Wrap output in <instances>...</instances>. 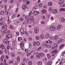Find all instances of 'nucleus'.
Returning <instances> with one entry per match:
<instances>
[{
	"instance_id": "f257e3e1",
	"label": "nucleus",
	"mask_w": 65,
	"mask_h": 65,
	"mask_svg": "<svg viewBox=\"0 0 65 65\" xmlns=\"http://www.w3.org/2000/svg\"><path fill=\"white\" fill-rule=\"evenodd\" d=\"M33 44L34 46H35L36 45V44L37 46H39L40 45V42L39 41H37V42L35 41H34L33 42Z\"/></svg>"
},
{
	"instance_id": "f03ea898",
	"label": "nucleus",
	"mask_w": 65,
	"mask_h": 65,
	"mask_svg": "<svg viewBox=\"0 0 65 65\" xmlns=\"http://www.w3.org/2000/svg\"><path fill=\"white\" fill-rule=\"evenodd\" d=\"M1 31L2 33V34H5V33H6L7 31V28L2 29L1 30Z\"/></svg>"
},
{
	"instance_id": "7ed1b4c3",
	"label": "nucleus",
	"mask_w": 65,
	"mask_h": 65,
	"mask_svg": "<svg viewBox=\"0 0 65 65\" xmlns=\"http://www.w3.org/2000/svg\"><path fill=\"white\" fill-rule=\"evenodd\" d=\"M62 40H63V39L60 38H58L56 40V42L57 44H59V43H60L62 41Z\"/></svg>"
},
{
	"instance_id": "20e7f679",
	"label": "nucleus",
	"mask_w": 65,
	"mask_h": 65,
	"mask_svg": "<svg viewBox=\"0 0 65 65\" xmlns=\"http://www.w3.org/2000/svg\"><path fill=\"white\" fill-rule=\"evenodd\" d=\"M50 29L51 31H54L55 30V27L54 26H51L50 27Z\"/></svg>"
},
{
	"instance_id": "39448f33",
	"label": "nucleus",
	"mask_w": 65,
	"mask_h": 65,
	"mask_svg": "<svg viewBox=\"0 0 65 65\" xmlns=\"http://www.w3.org/2000/svg\"><path fill=\"white\" fill-rule=\"evenodd\" d=\"M20 44L21 46L20 47L21 48L22 50L23 51L24 50V48L23 47L24 46V43L23 42H21V43H20Z\"/></svg>"
},
{
	"instance_id": "423d86ee",
	"label": "nucleus",
	"mask_w": 65,
	"mask_h": 65,
	"mask_svg": "<svg viewBox=\"0 0 65 65\" xmlns=\"http://www.w3.org/2000/svg\"><path fill=\"white\" fill-rule=\"evenodd\" d=\"M35 34H37L39 31V29L37 27H35Z\"/></svg>"
},
{
	"instance_id": "0eeeda50",
	"label": "nucleus",
	"mask_w": 65,
	"mask_h": 65,
	"mask_svg": "<svg viewBox=\"0 0 65 65\" xmlns=\"http://www.w3.org/2000/svg\"><path fill=\"white\" fill-rule=\"evenodd\" d=\"M57 46H58L57 44H56V43H55L52 47V49H54L55 48H57Z\"/></svg>"
},
{
	"instance_id": "6e6552de",
	"label": "nucleus",
	"mask_w": 65,
	"mask_h": 65,
	"mask_svg": "<svg viewBox=\"0 0 65 65\" xmlns=\"http://www.w3.org/2000/svg\"><path fill=\"white\" fill-rule=\"evenodd\" d=\"M27 5H26V4H24L22 6V9L25 10V9H26V8H27Z\"/></svg>"
},
{
	"instance_id": "1a4fd4ad",
	"label": "nucleus",
	"mask_w": 65,
	"mask_h": 65,
	"mask_svg": "<svg viewBox=\"0 0 65 65\" xmlns=\"http://www.w3.org/2000/svg\"><path fill=\"white\" fill-rule=\"evenodd\" d=\"M12 36V35L11 34H8L7 35V36H6V37H7L8 39H9L11 38Z\"/></svg>"
},
{
	"instance_id": "9d476101",
	"label": "nucleus",
	"mask_w": 65,
	"mask_h": 65,
	"mask_svg": "<svg viewBox=\"0 0 65 65\" xmlns=\"http://www.w3.org/2000/svg\"><path fill=\"white\" fill-rule=\"evenodd\" d=\"M50 35L48 33L46 34L45 35V37L46 39H48L50 37Z\"/></svg>"
},
{
	"instance_id": "9b49d317",
	"label": "nucleus",
	"mask_w": 65,
	"mask_h": 65,
	"mask_svg": "<svg viewBox=\"0 0 65 65\" xmlns=\"http://www.w3.org/2000/svg\"><path fill=\"white\" fill-rule=\"evenodd\" d=\"M39 13V12L37 11H35L34 12V14L35 15H37Z\"/></svg>"
},
{
	"instance_id": "f8f14e48",
	"label": "nucleus",
	"mask_w": 65,
	"mask_h": 65,
	"mask_svg": "<svg viewBox=\"0 0 65 65\" xmlns=\"http://www.w3.org/2000/svg\"><path fill=\"white\" fill-rule=\"evenodd\" d=\"M58 35H55L53 36V40H56L58 38Z\"/></svg>"
},
{
	"instance_id": "ddd939ff",
	"label": "nucleus",
	"mask_w": 65,
	"mask_h": 65,
	"mask_svg": "<svg viewBox=\"0 0 65 65\" xmlns=\"http://www.w3.org/2000/svg\"><path fill=\"white\" fill-rule=\"evenodd\" d=\"M64 0H59V4L61 5L64 3Z\"/></svg>"
},
{
	"instance_id": "4468645a",
	"label": "nucleus",
	"mask_w": 65,
	"mask_h": 65,
	"mask_svg": "<svg viewBox=\"0 0 65 65\" xmlns=\"http://www.w3.org/2000/svg\"><path fill=\"white\" fill-rule=\"evenodd\" d=\"M57 9H54L52 11L53 13H57Z\"/></svg>"
},
{
	"instance_id": "2eb2a0df",
	"label": "nucleus",
	"mask_w": 65,
	"mask_h": 65,
	"mask_svg": "<svg viewBox=\"0 0 65 65\" xmlns=\"http://www.w3.org/2000/svg\"><path fill=\"white\" fill-rule=\"evenodd\" d=\"M20 32L21 33L22 35L24 34V29H23L22 28H21L20 29Z\"/></svg>"
},
{
	"instance_id": "dca6fc26",
	"label": "nucleus",
	"mask_w": 65,
	"mask_h": 65,
	"mask_svg": "<svg viewBox=\"0 0 65 65\" xmlns=\"http://www.w3.org/2000/svg\"><path fill=\"white\" fill-rule=\"evenodd\" d=\"M61 21L62 23H63V22H65V19L63 17H62L61 18Z\"/></svg>"
},
{
	"instance_id": "f3484780",
	"label": "nucleus",
	"mask_w": 65,
	"mask_h": 65,
	"mask_svg": "<svg viewBox=\"0 0 65 65\" xmlns=\"http://www.w3.org/2000/svg\"><path fill=\"white\" fill-rule=\"evenodd\" d=\"M44 55V54L43 53L41 52L40 53V56L41 57H43Z\"/></svg>"
},
{
	"instance_id": "a211bd4d",
	"label": "nucleus",
	"mask_w": 65,
	"mask_h": 65,
	"mask_svg": "<svg viewBox=\"0 0 65 65\" xmlns=\"http://www.w3.org/2000/svg\"><path fill=\"white\" fill-rule=\"evenodd\" d=\"M0 47L2 48V50H4V48H5V47L4 46V45L3 44L1 45Z\"/></svg>"
},
{
	"instance_id": "6ab92c4d",
	"label": "nucleus",
	"mask_w": 65,
	"mask_h": 65,
	"mask_svg": "<svg viewBox=\"0 0 65 65\" xmlns=\"http://www.w3.org/2000/svg\"><path fill=\"white\" fill-rule=\"evenodd\" d=\"M52 64V61H49L46 64L47 65H51Z\"/></svg>"
},
{
	"instance_id": "aec40b11",
	"label": "nucleus",
	"mask_w": 65,
	"mask_h": 65,
	"mask_svg": "<svg viewBox=\"0 0 65 65\" xmlns=\"http://www.w3.org/2000/svg\"><path fill=\"white\" fill-rule=\"evenodd\" d=\"M0 14L1 15H4V12L3 11H0Z\"/></svg>"
},
{
	"instance_id": "412c9836",
	"label": "nucleus",
	"mask_w": 65,
	"mask_h": 65,
	"mask_svg": "<svg viewBox=\"0 0 65 65\" xmlns=\"http://www.w3.org/2000/svg\"><path fill=\"white\" fill-rule=\"evenodd\" d=\"M25 18L26 20L27 21L30 19V17L29 16H27L25 17Z\"/></svg>"
},
{
	"instance_id": "4be33fe9",
	"label": "nucleus",
	"mask_w": 65,
	"mask_h": 65,
	"mask_svg": "<svg viewBox=\"0 0 65 65\" xmlns=\"http://www.w3.org/2000/svg\"><path fill=\"white\" fill-rule=\"evenodd\" d=\"M30 19L31 20L32 22H33L34 21V17L33 16H31L30 17Z\"/></svg>"
},
{
	"instance_id": "5701e85b",
	"label": "nucleus",
	"mask_w": 65,
	"mask_h": 65,
	"mask_svg": "<svg viewBox=\"0 0 65 65\" xmlns=\"http://www.w3.org/2000/svg\"><path fill=\"white\" fill-rule=\"evenodd\" d=\"M4 55H2L1 58V61H3V59H4Z\"/></svg>"
},
{
	"instance_id": "b1692460",
	"label": "nucleus",
	"mask_w": 65,
	"mask_h": 65,
	"mask_svg": "<svg viewBox=\"0 0 65 65\" xmlns=\"http://www.w3.org/2000/svg\"><path fill=\"white\" fill-rule=\"evenodd\" d=\"M53 10V8L52 7H50L49 8L48 11L50 12H51Z\"/></svg>"
},
{
	"instance_id": "393cba45",
	"label": "nucleus",
	"mask_w": 65,
	"mask_h": 65,
	"mask_svg": "<svg viewBox=\"0 0 65 65\" xmlns=\"http://www.w3.org/2000/svg\"><path fill=\"white\" fill-rule=\"evenodd\" d=\"M60 28H61V25H59L57 26V30H59Z\"/></svg>"
},
{
	"instance_id": "a878e982",
	"label": "nucleus",
	"mask_w": 65,
	"mask_h": 65,
	"mask_svg": "<svg viewBox=\"0 0 65 65\" xmlns=\"http://www.w3.org/2000/svg\"><path fill=\"white\" fill-rule=\"evenodd\" d=\"M63 47H64V44H62L60 45V48H62Z\"/></svg>"
},
{
	"instance_id": "bb28decb",
	"label": "nucleus",
	"mask_w": 65,
	"mask_h": 65,
	"mask_svg": "<svg viewBox=\"0 0 65 65\" xmlns=\"http://www.w3.org/2000/svg\"><path fill=\"white\" fill-rule=\"evenodd\" d=\"M46 44H47L45 43H43L42 44V45L44 47H46Z\"/></svg>"
},
{
	"instance_id": "cd10ccee",
	"label": "nucleus",
	"mask_w": 65,
	"mask_h": 65,
	"mask_svg": "<svg viewBox=\"0 0 65 65\" xmlns=\"http://www.w3.org/2000/svg\"><path fill=\"white\" fill-rule=\"evenodd\" d=\"M60 11H65V8H61L60 9Z\"/></svg>"
},
{
	"instance_id": "c85d7f7f",
	"label": "nucleus",
	"mask_w": 65,
	"mask_h": 65,
	"mask_svg": "<svg viewBox=\"0 0 65 65\" xmlns=\"http://www.w3.org/2000/svg\"><path fill=\"white\" fill-rule=\"evenodd\" d=\"M53 53L55 54H56L57 53V50L55 49L53 51L52 53Z\"/></svg>"
},
{
	"instance_id": "c756f323",
	"label": "nucleus",
	"mask_w": 65,
	"mask_h": 65,
	"mask_svg": "<svg viewBox=\"0 0 65 65\" xmlns=\"http://www.w3.org/2000/svg\"><path fill=\"white\" fill-rule=\"evenodd\" d=\"M42 47L41 46H40L37 49V51H39L41 49Z\"/></svg>"
},
{
	"instance_id": "7c9ffc66",
	"label": "nucleus",
	"mask_w": 65,
	"mask_h": 65,
	"mask_svg": "<svg viewBox=\"0 0 65 65\" xmlns=\"http://www.w3.org/2000/svg\"><path fill=\"white\" fill-rule=\"evenodd\" d=\"M40 37L41 39H43L44 38V35L43 34H42L40 36Z\"/></svg>"
},
{
	"instance_id": "2f4dec72",
	"label": "nucleus",
	"mask_w": 65,
	"mask_h": 65,
	"mask_svg": "<svg viewBox=\"0 0 65 65\" xmlns=\"http://www.w3.org/2000/svg\"><path fill=\"white\" fill-rule=\"evenodd\" d=\"M42 12L43 13H46V10L43 9L42 10Z\"/></svg>"
},
{
	"instance_id": "473e14b6",
	"label": "nucleus",
	"mask_w": 65,
	"mask_h": 65,
	"mask_svg": "<svg viewBox=\"0 0 65 65\" xmlns=\"http://www.w3.org/2000/svg\"><path fill=\"white\" fill-rule=\"evenodd\" d=\"M27 23H28V24H30V23H31V21L30 20H27Z\"/></svg>"
},
{
	"instance_id": "72a5a7b5",
	"label": "nucleus",
	"mask_w": 65,
	"mask_h": 65,
	"mask_svg": "<svg viewBox=\"0 0 65 65\" xmlns=\"http://www.w3.org/2000/svg\"><path fill=\"white\" fill-rule=\"evenodd\" d=\"M28 64L29 65H32V62L31 61H29L28 62Z\"/></svg>"
},
{
	"instance_id": "f704fd0d",
	"label": "nucleus",
	"mask_w": 65,
	"mask_h": 65,
	"mask_svg": "<svg viewBox=\"0 0 65 65\" xmlns=\"http://www.w3.org/2000/svg\"><path fill=\"white\" fill-rule=\"evenodd\" d=\"M38 65H42V62L41 61H39L38 62Z\"/></svg>"
},
{
	"instance_id": "c9c22d12",
	"label": "nucleus",
	"mask_w": 65,
	"mask_h": 65,
	"mask_svg": "<svg viewBox=\"0 0 65 65\" xmlns=\"http://www.w3.org/2000/svg\"><path fill=\"white\" fill-rule=\"evenodd\" d=\"M61 7H65V3H64L62 5L60 6Z\"/></svg>"
},
{
	"instance_id": "e433bc0d",
	"label": "nucleus",
	"mask_w": 65,
	"mask_h": 65,
	"mask_svg": "<svg viewBox=\"0 0 65 65\" xmlns=\"http://www.w3.org/2000/svg\"><path fill=\"white\" fill-rule=\"evenodd\" d=\"M17 60L18 61V62H19L20 61V57H18L17 58Z\"/></svg>"
},
{
	"instance_id": "4c0bfd02",
	"label": "nucleus",
	"mask_w": 65,
	"mask_h": 65,
	"mask_svg": "<svg viewBox=\"0 0 65 65\" xmlns=\"http://www.w3.org/2000/svg\"><path fill=\"white\" fill-rule=\"evenodd\" d=\"M36 40H39V37L38 36H37L36 37Z\"/></svg>"
},
{
	"instance_id": "58836bf2",
	"label": "nucleus",
	"mask_w": 65,
	"mask_h": 65,
	"mask_svg": "<svg viewBox=\"0 0 65 65\" xmlns=\"http://www.w3.org/2000/svg\"><path fill=\"white\" fill-rule=\"evenodd\" d=\"M36 7L35 6H34L32 9V10L34 11H35L36 10Z\"/></svg>"
},
{
	"instance_id": "ea45409f",
	"label": "nucleus",
	"mask_w": 65,
	"mask_h": 65,
	"mask_svg": "<svg viewBox=\"0 0 65 65\" xmlns=\"http://www.w3.org/2000/svg\"><path fill=\"white\" fill-rule=\"evenodd\" d=\"M52 3L51 2H49L48 3V6H52Z\"/></svg>"
},
{
	"instance_id": "a19ab883",
	"label": "nucleus",
	"mask_w": 65,
	"mask_h": 65,
	"mask_svg": "<svg viewBox=\"0 0 65 65\" xmlns=\"http://www.w3.org/2000/svg\"><path fill=\"white\" fill-rule=\"evenodd\" d=\"M38 5L39 7H41L42 6V4L41 3H40Z\"/></svg>"
},
{
	"instance_id": "79ce46f5",
	"label": "nucleus",
	"mask_w": 65,
	"mask_h": 65,
	"mask_svg": "<svg viewBox=\"0 0 65 65\" xmlns=\"http://www.w3.org/2000/svg\"><path fill=\"white\" fill-rule=\"evenodd\" d=\"M47 56L48 58H51V56L49 54H47Z\"/></svg>"
},
{
	"instance_id": "37998d69",
	"label": "nucleus",
	"mask_w": 65,
	"mask_h": 65,
	"mask_svg": "<svg viewBox=\"0 0 65 65\" xmlns=\"http://www.w3.org/2000/svg\"><path fill=\"white\" fill-rule=\"evenodd\" d=\"M4 42L5 44H6V43H7V40L6 39H5L4 40Z\"/></svg>"
},
{
	"instance_id": "c03bdc74",
	"label": "nucleus",
	"mask_w": 65,
	"mask_h": 65,
	"mask_svg": "<svg viewBox=\"0 0 65 65\" xmlns=\"http://www.w3.org/2000/svg\"><path fill=\"white\" fill-rule=\"evenodd\" d=\"M22 38L20 37H19L18 38V40H19V41H20L21 40H22Z\"/></svg>"
},
{
	"instance_id": "a18cd8bd",
	"label": "nucleus",
	"mask_w": 65,
	"mask_h": 65,
	"mask_svg": "<svg viewBox=\"0 0 65 65\" xmlns=\"http://www.w3.org/2000/svg\"><path fill=\"white\" fill-rule=\"evenodd\" d=\"M13 63V61L11 60H9V64H11V63Z\"/></svg>"
},
{
	"instance_id": "49530a36",
	"label": "nucleus",
	"mask_w": 65,
	"mask_h": 65,
	"mask_svg": "<svg viewBox=\"0 0 65 65\" xmlns=\"http://www.w3.org/2000/svg\"><path fill=\"white\" fill-rule=\"evenodd\" d=\"M14 18H15V15H12L11 17V18L12 19H14Z\"/></svg>"
},
{
	"instance_id": "de8ad7c7",
	"label": "nucleus",
	"mask_w": 65,
	"mask_h": 65,
	"mask_svg": "<svg viewBox=\"0 0 65 65\" xmlns=\"http://www.w3.org/2000/svg\"><path fill=\"white\" fill-rule=\"evenodd\" d=\"M20 34V32H19L17 31L16 32V35L17 36H19V34Z\"/></svg>"
},
{
	"instance_id": "09e8293b",
	"label": "nucleus",
	"mask_w": 65,
	"mask_h": 65,
	"mask_svg": "<svg viewBox=\"0 0 65 65\" xmlns=\"http://www.w3.org/2000/svg\"><path fill=\"white\" fill-rule=\"evenodd\" d=\"M10 27L11 29H13V25H11L10 26Z\"/></svg>"
},
{
	"instance_id": "8fccbe9b",
	"label": "nucleus",
	"mask_w": 65,
	"mask_h": 65,
	"mask_svg": "<svg viewBox=\"0 0 65 65\" xmlns=\"http://www.w3.org/2000/svg\"><path fill=\"white\" fill-rule=\"evenodd\" d=\"M46 47L47 48H50V46L49 45L47 44L46 45Z\"/></svg>"
},
{
	"instance_id": "3c124183",
	"label": "nucleus",
	"mask_w": 65,
	"mask_h": 65,
	"mask_svg": "<svg viewBox=\"0 0 65 65\" xmlns=\"http://www.w3.org/2000/svg\"><path fill=\"white\" fill-rule=\"evenodd\" d=\"M5 12H6V11H7V8H6V5H5Z\"/></svg>"
},
{
	"instance_id": "603ef678",
	"label": "nucleus",
	"mask_w": 65,
	"mask_h": 65,
	"mask_svg": "<svg viewBox=\"0 0 65 65\" xmlns=\"http://www.w3.org/2000/svg\"><path fill=\"white\" fill-rule=\"evenodd\" d=\"M23 61H24V62H25L26 61V58L25 57H24L23 58Z\"/></svg>"
},
{
	"instance_id": "864d4df0",
	"label": "nucleus",
	"mask_w": 65,
	"mask_h": 65,
	"mask_svg": "<svg viewBox=\"0 0 65 65\" xmlns=\"http://www.w3.org/2000/svg\"><path fill=\"white\" fill-rule=\"evenodd\" d=\"M15 41H12V44L14 46V45H15Z\"/></svg>"
},
{
	"instance_id": "5fc2aeb1",
	"label": "nucleus",
	"mask_w": 65,
	"mask_h": 65,
	"mask_svg": "<svg viewBox=\"0 0 65 65\" xmlns=\"http://www.w3.org/2000/svg\"><path fill=\"white\" fill-rule=\"evenodd\" d=\"M18 62L16 61L14 63L13 65H18Z\"/></svg>"
},
{
	"instance_id": "6e6d98bb",
	"label": "nucleus",
	"mask_w": 65,
	"mask_h": 65,
	"mask_svg": "<svg viewBox=\"0 0 65 65\" xmlns=\"http://www.w3.org/2000/svg\"><path fill=\"white\" fill-rule=\"evenodd\" d=\"M50 39L52 40V39H53L54 40L53 37H50L49 38Z\"/></svg>"
},
{
	"instance_id": "4d7b16f0",
	"label": "nucleus",
	"mask_w": 65,
	"mask_h": 65,
	"mask_svg": "<svg viewBox=\"0 0 65 65\" xmlns=\"http://www.w3.org/2000/svg\"><path fill=\"white\" fill-rule=\"evenodd\" d=\"M48 41L50 44H52V41L50 40H48Z\"/></svg>"
},
{
	"instance_id": "13d9d810",
	"label": "nucleus",
	"mask_w": 65,
	"mask_h": 65,
	"mask_svg": "<svg viewBox=\"0 0 65 65\" xmlns=\"http://www.w3.org/2000/svg\"><path fill=\"white\" fill-rule=\"evenodd\" d=\"M20 20L21 21H23L24 20V19L23 18H21L20 19Z\"/></svg>"
},
{
	"instance_id": "bf43d9fd",
	"label": "nucleus",
	"mask_w": 65,
	"mask_h": 65,
	"mask_svg": "<svg viewBox=\"0 0 65 65\" xmlns=\"http://www.w3.org/2000/svg\"><path fill=\"white\" fill-rule=\"evenodd\" d=\"M11 55H12V57H14V56H15V54L13 53H12Z\"/></svg>"
},
{
	"instance_id": "052dcab7",
	"label": "nucleus",
	"mask_w": 65,
	"mask_h": 65,
	"mask_svg": "<svg viewBox=\"0 0 65 65\" xmlns=\"http://www.w3.org/2000/svg\"><path fill=\"white\" fill-rule=\"evenodd\" d=\"M43 61L44 62H46L47 61V59H46V58H44L43 59Z\"/></svg>"
},
{
	"instance_id": "680f3d73",
	"label": "nucleus",
	"mask_w": 65,
	"mask_h": 65,
	"mask_svg": "<svg viewBox=\"0 0 65 65\" xmlns=\"http://www.w3.org/2000/svg\"><path fill=\"white\" fill-rule=\"evenodd\" d=\"M4 63H6L7 62V61H6V60L5 59H4Z\"/></svg>"
},
{
	"instance_id": "e2e57ef3",
	"label": "nucleus",
	"mask_w": 65,
	"mask_h": 65,
	"mask_svg": "<svg viewBox=\"0 0 65 65\" xmlns=\"http://www.w3.org/2000/svg\"><path fill=\"white\" fill-rule=\"evenodd\" d=\"M7 50H9V48H10V47L9 46V45H8L7 46Z\"/></svg>"
},
{
	"instance_id": "0e129e2a",
	"label": "nucleus",
	"mask_w": 65,
	"mask_h": 65,
	"mask_svg": "<svg viewBox=\"0 0 65 65\" xmlns=\"http://www.w3.org/2000/svg\"><path fill=\"white\" fill-rule=\"evenodd\" d=\"M18 9H19V8H17L16 9V10L15 11V12H18Z\"/></svg>"
},
{
	"instance_id": "69168bd1",
	"label": "nucleus",
	"mask_w": 65,
	"mask_h": 65,
	"mask_svg": "<svg viewBox=\"0 0 65 65\" xmlns=\"http://www.w3.org/2000/svg\"><path fill=\"white\" fill-rule=\"evenodd\" d=\"M25 53H27L28 52V50L25 49Z\"/></svg>"
},
{
	"instance_id": "338daca9",
	"label": "nucleus",
	"mask_w": 65,
	"mask_h": 65,
	"mask_svg": "<svg viewBox=\"0 0 65 65\" xmlns=\"http://www.w3.org/2000/svg\"><path fill=\"white\" fill-rule=\"evenodd\" d=\"M44 52L45 53H47L48 52V50L47 49H45L44 50Z\"/></svg>"
},
{
	"instance_id": "774afa93",
	"label": "nucleus",
	"mask_w": 65,
	"mask_h": 65,
	"mask_svg": "<svg viewBox=\"0 0 65 65\" xmlns=\"http://www.w3.org/2000/svg\"><path fill=\"white\" fill-rule=\"evenodd\" d=\"M31 53H27V56H29V55H31Z\"/></svg>"
}]
</instances>
